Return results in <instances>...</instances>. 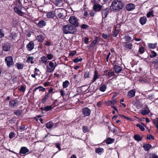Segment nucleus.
Masks as SVG:
<instances>
[{
  "instance_id": "nucleus-3",
  "label": "nucleus",
  "mask_w": 158,
  "mask_h": 158,
  "mask_svg": "<svg viewBox=\"0 0 158 158\" xmlns=\"http://www.w3.org/2000/svg\"><path fill=\"white\" fill-rule=\"evenodd\" d=\"M63 33L65 34H74L76 32V28L70 24H67L63 27Z\"/></svg>"
},
{
  "instance_id": "nucleus-61",
  "label": "nucleus",
  "mask_w": 158,
  "mask_h": 158,
  "mask_svg": "<svg viewBox=\"0 0 158 158\" xmlns=\"http://www.w3.org/2000/svg\"><path fill=\"white\" fill-rule=\"evenodd\" d=\"M88 129L87 127L86 126H83L82 127L83 131L84 133H86L88 131Z\"/></svg>"
},
{
  "instance_id": "nucleus-10",
  "label": "nucleus",
  "mask_w": 158,
  "mask_h": 158,
  "mask_svg": "<svg viewBox=\"0 0 158 158\" xmlns=\"http://www.w3.org/2000/svg\"><path fill=\"white\" fill-rule=\"evenodd\" d=\"M35 44L33 41H30L26 45V48L28 51H31L34 48Z\"/></svg>"
},
{
  "instance_id": "nucleus-15",
  "label": "nucleus",
  "mask_w": 158,
  "mask_h": 158,
  "mask_svg": "<svg viewBox=\"0 0 158 158\" xmlns=\"http://www.w3.org/2000/svg\"><path fill=\"white\" fill-rule=\"evenodd\" d=\"M10 45L8 43H5L2 46L3 50L4 51H8L10 50Z\"/></svg>"
},
{
  "instance_id": "nucleus-44",
  "label": "nucleus",
  "mask_w": 158,
  "mask_h": 158,
  "mask_svg": "<svg viewBox=\"0 0 158 158\" xmlns=\"http://www.w3.org/2000/svg\"><path fill=\"white\" fill-rule=\"evenodd\" d=\"M115 75L114 72L111 71H109L108 73H107V76H108V78H110L111 77L114 76Z\"/></svg>"
},
{
  "instance_id": "nucleus-55",
  "label": "nucleus",
  "mask_w": 158,
  "mask_h": 158,
  "mask_svg": "<svg viewBox=\"0 0 158 158\" xmlns=\"http://www.w3.org/2000/svg\"><path fill=\"white\" fill-rule=\"evenodd\" d=\"M56 147L58 149V151H59L61 150V148L60 147V144L59 143H56L55 144Z\"/></svg>"
},
{
  "instance_id": "nucleus-5",
  "label": "nucleus",
  "mask_w": 158,
  "mask_h": 158,
  "mask_svg": "<svg viewBox=\"0 0 158 158\" xmlns=\"http://www.w3.org/2000/svg\"><path fill=\"white\" fill-rule=\"evenodd\" d=\"M69 21V22L75 27L79 26V22L76 17L72 16L70 17Z\"/></svg>"
},
{
  "instance_id": "nucleus-62",
  "label": "nucleus",
  "mask_w": 158,
  "mask_h": 158,
  "mask_svg": "<svg viewBox=\"0 0 158 158\" xmlns=\"http://www.w3.org/2000/svg\"><path fill=\"white\" fill-rule=\"evenodd\" d=\"M57 17L59 19H63L64 18L63 14L61 12L58 13L57 14Z\"/></svg>"
},
{
  "instance_id": "nucleus-8",
  "label": "nucleus",
  "mask_w": 158,
  "mask_h": 158,
  "mask_svg": "<svg viewBox=\"0 0 158 158\" xmlns=\"http://www.w3.org/2000/svg\"><path fill=\"white\" fill-rule=\"evenodd\" d=\"M102 8V6L98 3H94L93 6V10L95 12H99L101 11Z\"/></svg>"
},
{
  "instance_id": "nucleus-12",
  "label": "nucleus",
  "mask_w": 158,
  "mask_h": 158,
  "mask_svg": "<svg viewBox=\"0 0 158 158\" xmlns=\"http://www.w3.org/2000/svg\"><path fill=\"white\" fill-rule=\"evenodd\" d=\"M98 72L97 70H96L94 71L93 77L92 80L91 81L90 84L95 82L99 78V76L98 75Z\"/></svg>"
},
{
  "instance_id": "nucleus-23",
  "label": "nucleus",
  "mask_w": 158,
  "mask_h": 158,
  "mask_svg": "<svg viewBox=\"0 0 158 158\" xmlns=\"http://www.w3.org/2000/svg\"><path fill=\"white\" fill-rule=\"evenodd\" d=\"M135 90L134 89H131L128 92L127 95L130 98H131L135 96Z\"/></svg>"
},
{
  "instance_id": "nucleus-2",
  "label": "nucleus",
  "mask_w": 158,
  "mask_h": 158,
  "mask_svg": "<svg viewBox=\"0 0 158 158\" xmlns=\"http://www.w3.org/2000/svg\"><path fill=\"white\" fill-rule=\"evenodd\" d=\"M13 6L14 11L17 15L20 16H23L24 15V12L21 11L22 8L24 7L20 0H16L14 2Z\"/></svg>"
},
{
  "instance_id": "nucleus-4",
  "label": "nucleus",
  "mask_w": 158,
  "mask_h": 158,
  "mask_svg": "<svg viewBox=\"0 0 158 158\" xmlns=\"http://www.w3.org/2000/svg\"><path fill=\"white\" fill-rule=\"evenodd\" d=\"M5 61L8 68L11 67L14 64L13 57L11 56H8L5 57Z\"/></svg>"
},
{
  "instance_id": "nucleus-6",
  "label": "nucleus",
  "mask_w": 158,
  "mask_h": 158,
  "mask_svg": "<svg viewBox=\"0 0 158 158\" xmlns=\"http://www.w3.org/2000/svg\"><path fill=\"white\" fill-rule=\"evenodd\" d=\"M49 66H47V71L46 72L48 73H51L55 69L56 66H54V63L52 61H50L49 63Z\"/></svg>"
},
{
  "instance_id": "nucleus-26",
  "label": "nucleus",
  "mask_w": 158,
  "mask_h": 158,
  "mask_svg": "<svg viewBox=\"0 0 158 158\" xmlns=\"http://www.w3.org/2000/svg\"><path fill=\"white\" fill-rule=\"evenodd\" d=\"M157 44L156 43L154 44L148 43L147 44L148 47L150 49H155L157 48Z\"/></svg>"
},
{
  "instance_id": "nucleus-32",
  "label": "nucleus",
  "mask_w": 158,
  "mask_h": 158,
  "mask_svg": "<svg viewBox=\"0 0 158 158\" xmlns=\"http://www.w3.org/2000/svg\"><path fill=\"white\" fill-rule=\"evenodd\" d=\"M53 124L51 121H49L46 124V127L48 129H51L53 126Z\"/></svg>"
},
{
  "instance_id": "nucleus-48",
  "label": "nucleus",
  "mask_w": 158,
  "mask_h": 158,
  "mask_svg": "<svg viewBox=\"0 0 158 158\" xmlns=\"http://www.w3.org/2000/svg\"><path fill=\"white\" fill-rule=\"evenodd\" d=\"M26 87V86L25 85H21L20 88H19V90L24 92L25 91Z\"/></svg>"
},
{
  "instance_id": "nucleus-21",
  "label": "nucleus",
  "mask_w": 158,
  "mask_h": 158,
  "mask_svg": "<svg viewBox=\"0 0 158 158\" xmlns=\"http://www.w3.org/2000/svg\"><path fill=\"white\" fill-rule=\"evenodd\" d=\"M47 23L44 20L40 21L36 25L40 28H43L46 25Z\"/></svg>"
},
{
  "instance_id": "nucleus-30",
  "label": "nucleus",
  "mask_w": 158,
  "mask_h": 158,
  "mask_svg": "<svg viewBox=\"0 0 158 158\" xmlns=\"http://www.w3.org/2000/svg\"><path fill=\"white\" fill-rule=\"evenodd\" d=\"M95 151L96 153L100 155L102 153L104 152V150L102 148H96L95 149Z\"/></svg>"
},
{
  "instance_id": "nucleus-31",
  "label": "nucleus",
  "mask_w": 158,
  "mask_h": 158,
  "mask_svg": "<svg viewBox=\"0 0 158 158\" xmlns=\"http://www.w3.org/2000/svg\"><path fill=\"white\" fill-rule=\"evenodd\" d=\"M152 147L151 145L149 144H145L143 146L144 150L146 151H148Z\"/></svg>"
},
{
  "instance_id": "nucleus-50",
  "label": "nucleus",
  "mask_w": 158,
  "mask_h": 158,
  "mask_svg": "<svg viewBox=\"0 0 158 158\" xmlns=\"http://www.w3.org/2000/svg\"><path fill=\"white\" fill-rule=\"evenodd\" d=\"M136 126L138 127L142 131H143L145 130L144 128L139 123H137L136 124Z\"/></svg>"
},
{
  "instance_id": "nucleus-11",
  "label": "nucleus",
  "mask_w": 158,
  "mask_h": 158,
  "mask_svg": "<svg viewBox=\"0 0 158 158\" xmlns=\"http://www.w3.org/2000/svg\"><path fill=\"white\" fill-rule=\"evenodd\" d=\"M19 104V101L16 99L12 100L9 102V106L10 107H14L18 106Z\"/></svg>"
},
{
  "instance_id": "nucleus-38",
  "label": "nucleus",
  "mask_w": 158,
  "mask_h": 158,
  "mask_svg": "<svg viewBox=\"0 0 158 158\" xmlns=\"http://www.w3.org/2000/svg\"><path fill=\"white\" fill-rule=\"evenodd\" d=\"M41 61L43 63L46 64H48L47 59V58L45 56H42L41 57Z\"/></svg>"
},
{
  "instance_id": "nucleus-60",
  "label": "nucleus",
  "mask_w": 158,
  "mask_h": 158,
  "mask_svg": "<svg viewBox=\"0 0 158 158\" xmlns=\"http://www.w3.org/2000/svg\"><path fill=\"white\" fill-rule=\"evenodd\" d=\"M4 36V31L2 29H0V38H2Z\"/></svg>"
},
{
  "instance_id": "nucleus-49",
  "label": "nucleus",
  "mask_w": 158,
  "mask_h": 158,
  "mask_svg": "<svg viewBox=\"0 0 158 158\" xmlns=\"http://www.w3.org/2000/svg\"><path fill=\"white\" fill-rule=\"evenodd\" d=\"M139 81L140 82L142 83H148V81L145 78H140L139 79Z\"/></svg>"
},
{
  "instance_id": "nucleus-53",
  "label": "nucleus",
  "mask_w": 158,
  "mask_h": 158,
  "mask_svg": "<svg viewBox=\"0 0 158 158\" xmlns=\"http://www.w3.org/2000/svg\"><path fill=\"white\" fill-rule=\"evenodd\" d=\"M77 52L76 50H73L70 52L69 56L71 57L73 56L74 55L76 54Z\"/></svg>"
},
{
  "instance_id": "nucleus-40",
  "label": "nucleus",
  "mask_w": 158,
  "mask_h": 158,
  "mask_svg": "<svg viewBox=\"0 0 158 158\" xmlns=\"http://www.w3.org/2000/svg\"><path fill=\"white\" fill-rule=\"evenodd\" d=\"M22 111L21 110H15L14 112V114L16 115L17 116H19L21 114H22Z\"/></svg>"
},
{
  "instance_id": "nucleus-47",
  "label": "nucleus",
  "mask_w": 158,
  "mask_h": 158,
  "mask_svg": "<svg viewBox=\"0 0 158 158\" xmlns=\"http://www.w3.org/2000/svg\"><path fill=\"white\" fill-rule=\"evenodd\" d=\"M25 126L24 125L22 124L21 126H19L17 127L18 129L21 131H23L25 129Z\"/></svg>"
},
{
  "instance_id": "nucleus-33",
  "label": "nucleus",
  "mask_w": 158,
  "mask_h": 158,
  "mask_svg": "<svg viewBox=\"0 0 158 158\" xmlns=\"http://www.w3.org/2000/svg\"><path fill=\"white\" fill-rule=\"evenodd\" d=\"M34 59V57L33 56H29L27 58L26 62L29 63L30 62L31 64H32L34 63V62L33 61Z\"/></svg>"
},
{
  "instance_id": "nucleus-20",
  "label": "nucleus",
  "mask_w": 158,
  "mask_h": 158,
  "mask_svg": "<svg viewBox=\"0 0 158 158\" xmlns=\"http://www.w3.org/2000/svg\"><path fill=\"white\" fill-rule=\"evenodd\" d=\"M114 69L117 73H120L122 70V68L119 66L115 65L114 67Z\"/></svg>"
},
{
  "instance_id": "nucleus-43",
  "label": "nucleus",
  "mask_w": 158,
  "mask_h": 158,
  "mask_svg": "<svg viewBox=\"0 0 158 158\" xmlns=\"http://www.w3.org/2000/svg\"><path fill=\"white\" fill-rule=\"evenodd\" d=\"M145 52V48L143 47H140L139 48L138 52L140 54H143Z\"/></svg>"
},
{
  "instance_id": "nucleus-57",
  "label": "nucleus",
  "mask_w": 158,
  "mask_h": 158,
  "mask_svg": "<svg viewBox=\"0 0 158 158\" xmlns=\"http://www.w3.org/2000/svg\"><path fill=\"white\" fill-rule=\"evenodd\" d=\"M102 36L104 39H106L107 38L109 37V35H108L103 33L102 34Z\"/></svg>"
},
{
  "instance_id": "nucleus-52",
  "label": "nucleus",
  "mask_w": 158,
  "mask_h": 158,
  "mask_svg": "<svg viewBox=\"0 0 158 158\" xmlns=\"http://www.w3.org/2000/svg\"><path fill=\"white\" fill-rule=\"evenodd\" d=\"M15 136V133L14 132L11 131L9 134V138L10 139L14 138Z\"/></svg>"
},
{
  "instance_id": "nucleus-18",
  "label": "nucleus",
  "mask_w": 158,
  "mask_h": 158,
  "mask_svg": "<svg viewBox=\"0 0 158 158\" xmlns=\"http://www.w3.org/2000/svg\"><path fill=\"white\" fill-rule=\"evenodd\" d=\"M123 45L124 47L130 50L132 48V44L130 42L124 43Z\"/></svg>"
},
{
  "instance_id": "nucleus-7",
  "label": "nucleus",
  "mask_w": 158,
  "mask_h": 158,
  "mask_svg": "<svg viewBox=\"0 0 158 158\" xmlns=\"http://www.w3.org/2000/svg\"><path fill=\"white\" fill-rule=\"evenodd\" d=\"M91 112V110L88 107H85L82 109V114L84 115V117L89 116Z\"/></svg>"
},
{
  "instance_id": "nucleus-64",
  "label": "nucleus",
  "mask_w": 158,
  "mask_h": 158,
  "mask_svg": "<svg viewBox=\"0 0 158 158\" xmlns=\"http://www.w3.org/2000/svg\"><path fill=\"white\" fill-rule=\"evenodd\" d=\"M16 120V119L15 118H12L9 120V123L11 124H13L15 122V121Z\"/></svg>"
},
{
  "instance_id": "nucleus-35",
  "label": "nucleus",
  "mask_w": 158,
  "mask_h": 158,
  "mask_svg": "<svg viewBox=\"0 0 158 158\" xmlns=\"http://www.w3.org/2000/svg\"><path fill=\"white\" fill-rule=\"evenodd\" d=\"M124 38L126 42H130L131 40V38L128 34H126L125 35Z\"/></svg>"
},
{
  "instance_id": "nucleus-39",
  "label": "nucleus",
  "mask_w": 158,
  "mask_h": 158,
  "mask_svg": "<svg viewBox=\"0 0 158 158\" xmlns=\"http://www.w3.org/2000/svg\"><path fill=\"white\" fill-rule=\"evenodd\" d=\"M36 39L39 42H42L44 41V38L42 35H38L36 37Z\"/></svg>"
},
{
  "instance_id": "nucleus-16",
  "label": "nucleus",
  "mask_w": 158,
  "mask_h": 158,
  "mask_svg": "<svg viewBox=\"0 0 158 158\" xmlns=\"http://www.w3.org/2000/svg\"><path fill=\"white\" fill-rule=\"evenodd\" d=\"M100 38L98 36H96L95 39L91 42L90 44L89 45L90 48H94L97 42L99 39Z\"/></svg>"
},
{
  "instance_id": "nucleus-36",
  "label": "nucleus",
  "mask_w": 158,
  "mask_h": 158,
  "mask_svg": "<svg viewBox=\"0 0 158 158\" xmlns=\"http://www.w3.org/2000/svg\"><path fill=\"white\" fill-rule=\"evenodd\" d=\"M69 84V82L68 80H66L65 81L63 82L62 84L63 88L65 89L67 87Z\"/></svg>"
},
{
  "instance_id": "nucleus-29",
  "label": "nucleus",
  "mask_w": 158,
  "mask_h": 158,
  "mask_svg": "<svg viewBox=\"0 0 158 158\" xmlns=\"http://www.w3.org/2000/svg\"><path fill=\"white\" fill-rule=\"evenodd\" d=\"M134 139L135 140L139 142L142 140V138L139 135L135 134L134 135Z\"/></svg>"
},
{
  "instance_id": "nucleus-46",
  "label": "nucleus",
  "mask_w": 158,
  "mask_h": 158,
  "mask_svg": "<svg viewBox=\"0 0 158 158\" xmlns=\"http://www.w3.org/2000/svg\"><path fill=\"white\" fill-rule=\"evenodd\" d=\"M153 13L154 12L153 10L148 12L147 14V17L148 18H149L151 16H152V17H153L154 16Z\"/></svg>"
},
{
  "instance_id": "nucleus-17",
  "label": "nucleus",
  "mask_w": 158,
  "mask_h": 158,
  "mask_svg": "<svg viewBox=\"0 0 158 158\" xmlns=\"http://www.w3.org/2000/svg\"><path fill=\"white\" fill-rule=\"evenodd\" d=\"M109 9L106 8L104 9L102 12V18H106L109 12Z\"/></svg>"
},
{
  "instance_id": "nucleus-25",
  "label": "nucleus",
  "mask_w": 158,
  "mask_h": 158,
  "mask_svg": "<svg viewBox=\"0 0 158 158\" xmlns=\"http://www.w3.org/2000/svg\"><path fill=\"white\" fill-rule=\"evenodd\" d=\"M48 18H53L55 16V12L54 11L48 12L46 15Z\"/></svg>"
},
{
  "instance_id": "nucleus-22",
  "label": "nucleus",
  "mask_w": 158,
  "mask_h": 158,
  "mask_svg": "<svg viewBox=\"0 0 158 158\" xmlns=\"http://www.w3.org/2000/svg\"><path fill=\"white\" fill-rule=\"evenodd\" d=\"M147 21V18L145 16L141 17L139 19V22L142 25L145 24L146 23Z\"/></svg>"
},
{
  "instance_id": "nucleus-37",
  "label": "nucleus",
  "mask_w": 158,
  "mask_h": 158,
  "mask_svg": "<svg viewBox=\"0 0 158 158\" xmlns=\"http://www.w3.org/2000/svg\"><path fill=\"white\" fill-rule=\"evenodd\" d=\"M82 60V59L81 57L80 56H79V57H77L75 58V59H74L73 60V61L74 63H77L79 62H81Z\"/></svg>"
},
{
  "instance_id": "nucleus-19",
  "label": "nucleus",
  "mask_w": 158,
  "mask_h": 158,
  "mask_svg": "<svg viewBox=\"0 0 158 158\" xmlns=\"http://www.w3.org/2000/svg\"><path fill=\"white\" fill-rule=\"evenodd\" d=\"M17 36V34L15 32H12L10 34L9 36L10 39L13 41L15 40L16 37Z\"/></svg>"
},
{
  "instance_id": "nucleus-9",
  "label": "nucleus",
  "mask_w": 158,
  "mask_h": 158,
  "mask_svg": "<svg viewBox=\"0 0 158 158\" xmlns=\"http://www.w3.org/2000/svg\"><path fill=\"white\" fill-rule=\"evenodd\" d=\"M29 150L25 147H22L19 151V153L22 156L21 154H27L29 152Z\"/></svg>"
},
{
  "instance_id": "nucleus-59",
  "label": "nucleus",
  "mask_w": 158,
  "mask_h": 158,
  "mask_svg": "<svg viewBox=\"0 0 158 158\" xmlns=\"http://www.w3.org/2000/svg\"><path fill=\"white\" fill-rule=\"evenodd\" d=\"M88 27H89V26L88 25L84 24H82L81 26V28L84 29H87Z\"/></svg>"
},
{
  "instance_id": "nucleus-54",
  "label": "nucleus",
  "mask_w": 158,
  "mask_h": 158,
  "mask_svg": "<svg viewBox=\"0 0 158 158\" xmlns=\"http://www.w3.org/2000/svg\"><path fill=\"white\" fill-rule=\"evenodd\" d=\"M147 139H148L150 140L151 139H152L154 140L155 139V138L152 135L150 134L147 135Z\"/></svg>"
},
{
  "instance_id": "nucleus-45",
  "label": "nucleus",
  "mask_w": 158,
  "mask_h": 158,
  "mask_svg": "<svg viewBox=\"0 0 158 158\" xmlns=\"http://www.w3.org/2000/svg\"><path fill=\"white\" fill-rule=\"evenodd\" d=\"M53 108V107L51 106H47L44 107V110L48 111L51 110Z\"/></svg>"
},
{
  "instance_id": "nucleus-41",
  "label": "nucleus",
  "mask_w": 158,
  "mask_h": 158,
  "mask_svg": "<svg viewBox=\"0 0 158 158\" xmlns=\"http://www.w3.org/2000/svg\"><path fill=\"white\" fill-rule=\"evenodd\" d=\"M15 66L19 69H22L24 67L23 64L19 63H16Z\"/></svg>"
},
{
  "instance_id": "nucleus-34",
  "label": "nucleus",
  "mask_w": 158,
  "mask_h": 158,
  "mask_svg": "<svg viewBox=\"0 0 158 158\" xmlns=\"http://www.w3.org/2000/svg\"><path fill=\"white\" fill-rule=\"evenodd\" d=\"M152 63L156 66L157 68L158 69V57L156 58L153 59L152 61Z\"/></svg>"
},
{
  "instance_id": "nucleus-51",
  "label": "nucleus",
  "mask_w": 158,
  "mask_h": 158,
  "mask_svg": "<svg viewBox=\"0 0 158 158\" xmlns=\"http://www.w3.org/2000/svg\"><path fill=\"white\" fill-rule=\"evenodd\" d=\"M48 98V97L47 95H45L44 97L42 98L41 101V102L43 104L45 103Z\"/></svg>"
},
{
  "instance_id": "nucleus-1",
  "label": "nucleus",
  "mask_w": 158,
  "mask_h": 158,
  "mask_svg": "<svg viewBox=\"0 0 158 158\" xmlns=\"http://www.w3.org/2000/svg\"><path fill=\"white\" fill-rule=\"evenodd\" d=\"M124 4L123 1L120 0H114L111 5L110 8L115 12H117L122 9Z\"/></svg>"
},
{
  "instance_id": "nucleus-58",
  "label": "nucleus",
  "mask_w": 158,
  "mask_h": 158,
  "mask_svg": "<svg viewBox=\"0 0 158 158\" xmlns=\"http://www.w3.org/2000/svg\"><path fill=\"white\" fill-rule=\"evenodd\" d=\"M141 113L143 115H145L147 114H148L149 113L147 111V110H143L141 112Z\"/></svg>"
},
{
  "instance_id": "nucleus-28",
  "label": "nucleus",
  "mask_w": 158,
  "mask_h": 158,
  "mask_svg": "<svg viewBox=\"0 0 158 158\" xmlns=\"http://www.w3.org/2000/svg\"><path fill=\"white\" fill-rule=\"evenodd\" d=\"M107 88V85L106 84H101L99 88V90L101 92H104Z\"/></svg>"
},
{
  "instance_id": "nucleus-63",
  "label": "nucleus",
  "mask_w": 158,
  "mask_h": 158,
  "mask_svg": "<svg viewBox=\"0 0 158 158\" xmlns=\"http://www.w3.org/2000/svg\"><path fill=\"white\" fill-rule=\"evenodd\" d=\"M89 72H88V71H86L84 75V77L85 78H87L89 77Z\"/></svg>"
},
{
  "instance_id": "nucleus-13",
  "label": "nucleus",
  "mask_w": 158,
  "mask_h": 158,
  "mask_svg": "<svg viewBox=\"0 0 158 158\" xmlns=\"http://www.w3.org/2000/svg\"><path fill=\"white\" fill-rule=\"evenodd\" d=\"M135 8V5L133 3H130L127 4L126 6V8L128 11H131L134 9Z\"/></svg>"
},
{
  "instance_id": "nucleus-27",
  "label": "nucleus",
  "mask_w": 158,
  "mask_h": 158,
  "mask_svg": "<svg viewBox=\"0 0 158 158\" xmlns=\"http://www.w3.org/2000/svg\"><path fill=\"white\" fill-rule=\"evenodd\" d=\"M114 139L108 137L105 140L106 143L107 144H111L114 142Z\"/></svg>"
},
{
  "instance_id": "nucleus-42",
  "label": "nucleus",
  "mask_w": 158,
  "mask_h": 158,
  "mask_svg": "<svg viewBox=\"0 0 158 158\" xmlns=\"http://www.w3.org/2000/svg\"><path fill=\"white\" fill-rule=\"evenodd\" d=\"M157 56L156 53L155 51L152 50L151 51V54L149 55V56L151 58H153L156 56Z\"/></svg>"
},
{
  "instance_id": "nucleus-56",
  "label": "nucleus",
  "mask_w": 158,
  "mask_h": 158,
  "mask_svg": "<svg viewBox=\"0 0 158 158\" xmlns=\"http://www.w3.org/2000/svg\"><path fill=\"white\" fill-rule=\"evenodd\" d=\"M148 158H158V156L155 154H150Z\"/></svg>"
},
{
  "instance_id": "nucleus-14",
  "label": "nucleus",
  "mask_w": 158,
  "mask_h": 158,
  "mask_svg": "<svg viewBox=\"0 0 158 158\" xmlns=\"http://www.w3.org/2000/svg\"><path fill=\"white\" fill-rule=\"evenodd\" d=\"M117 101L116 99H113L111 100H108L105 103L106 105L107 106H111L114 105L117 103Z\"/></svg>"
},
{
  "instance_id": "nucleus-24",
  "label": "nucleus",
  "mask_w": 158,
  "mask_h": 158,
  "mask_svg": "<svg viewBox=\"0 0 158 158\" xmlns=\"http://www.w3.org/2000/svg\"><path fill=\"white\" fill-rule=\"evenodd\" d=\"M117 27H114V29L113 31L112 36L113 37H116L118 35L119 30L118 29H117Z\"/></svg>"
}]
</instances>
